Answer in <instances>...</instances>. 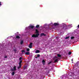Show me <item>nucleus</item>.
<instances>
[{
	"label": "nucleus",
	"instance_id": "obj_20",
	"mask_svg": "<svg viewBox=\"0 0 79 79\" xmlns=\"http://www.w3.org/2000/svg\"><path fill=\"white\" fill-rule=\"evenodd\" d=\"M39 27V25H37L36 26V27L37 28Z\"/></svg>",
	"mask_w": 79,
	"mask_h": 79
},
{
	"label": "nucleus",
	"instance_id": "obj_22",
	"mask_svg": "<svg viewBox=\"0 0 79 79\" xmlns=\"http://www.w3.org/2000/svg\"><path fill=\"white\" fill-rule=\"evenodd\" d=\"M45 60H43L42 62V63H45Z\"/></svg>",
	"mask_w": 79,
	"mask_h": 79
},
{
	"label": "nucleus",
	"instance_id": "obj_13",
	"mask_svg": "<svg viewBox=\"0 0 79 79\" xmlns=\"http://www.w3.org/2000/svg\"><path fill=\"white\" fill-rule=\"evenodd\" d=\"M25 55H29V52H25Z\"/></svg>",
	"mask_w": 79,
	"mask_h": 79
},
{
	"label": "nucleus",
	"instance_id": "obj_2",
	"mask_svg": "<svg viewBox=\"0 0 79 79\" xmlns=\"http://www.w3.org/2000/svg\"><path fill=\"white\" fill-rule=\"evenodd\" d=\"M34 28V26L32 25H30V26L26 28L25 29L26 30H29V29H32V31H34L33 28Z\"/></svg>",
	"mask_w": 79,
	"mask_h": 79
},
{
	"label": "nucleus",
	"instance_id": "obj_12",
	"mask_svg": "<svg viewBox=\"0 0 79 79\" xmlns=\"http://www.w3.org/2000/svg\"><path fill=\"white\" fill-rule=\"evenodd\" d=\"M21 63H22V61H21V60H20V62H19V65H21Z\"/></svg>",
	"mask_w": 79,
	"mask_h": 79
},
{
	"label": "nucleus",
	"instance_id": "obj_4",
	"mask_svg": "<svg viewBox=\"0 0 79 79\" xmlns=\"http://www.w3.org/2000/svg\"><path fill=\"white\" fill-rule=\"evenodd\" d=\"M11 71H16V66H15L14 68H13V69H11Z\"/></svg>",
	"mask_w": 79,
	"mask_h": 79
},
{
	"label": "nucleus",
	"instance_id": "obj_21",
	"mask_svg": "<svg viewBox=\"0 0 79 79\" xmlns=\"http://www.w3.org/2000/svg\"><path fill=\"white\" fill-rule=\"evenodd\" d=\"M71 52H69V55H71Z\"/></svg>",
	"mask_w": 79,
	"mask_h": 79
},
{
	"label": "nucleus",
	"instance_id": "obj_6",
	"mask_svg": "<svg viewBox=\"0 0 79 79\" xmlns=\"http://www.w3.org/2000/svg\"><path fill=\"white\" fill-rule=\"evenodd\" d=\"M41 36H42L43 35L44 36H45L46 35L45 34H44V33H41Z\"/></svg>",
	"mask_w": 79,
	"mask_h": 79
},
{
	"label": "nucleus",
	"instance_id": "obj_25",
	"mask_svg": "<svg viewBox=\"0 0 79 79\" xmlns=\"http://www.w3.org/2000/svg\"><path fill=\"white\" fill-rule=\"evenodd\" d=\"M38 57H39L40 56V55L39 54H38L37 55Z\"/></svg>",
	"mask_w": 79,
	"mask_h": 79
},
{
	"label": "nucleus",
	"instance_id": "obj_5",
	"mask_svg": "<svg viewBox=\"0 0 79 79\" xmlns=\"http://www.w3.org/2000/svg\"><path fill=\"white\" fill-rule=\"evenodd\" d=\"M32 43H31L29 45V47L30 48H32Z\"/></svg>",
	"mask_w": 79,
	"mask_h": 79
},
{
	"label": "nucleus",
	"instance_id": "obj_11",
	"mask_svg": "<svg viewBox=\"0 0 79 79\" xmlns=\"http://www.w3.org/2000/svg\"><path fill=\"white\" fill-rule=\"evenodd\" d=\"M54 26H57V25H58V24L56 23H55L54 24Z\"/></svg>",
	"mask_w": 79,
	"mask_h": 79
},
{
	"label": "nucleus",
	"instance_id": "obj_16",
	"mask_svg": "<svg viewBox=\"0 0 79 79\" xmlns=\"http://www.w3.org/2000/svg\"><path fill=\"white\" fill-rule=\"evenodd\" d=\"M69 36H68V37H66L65 38V39H69Z\"/></svg>",
	"mask_w": 79,
	"mask_h": 79
},
{
	"label": "nucleus",
	"instance_id": "obj_26",
	"mask_svg": "<svg viewBox=\"0 0 79 79\" xmlns=\"http://www.w3.org/2000/svg\"><path fill=\"white\" fill-rule=\"evenodd\" d=\"M26 66H24V68H23V69H26Z\"/></svg>",
	"mask_w": 79,
	"mask_h": 79
},
{
	"label": "nucleus",
	"instance_id": "obj_31",
	"mask_svg": "<svg viewBox=\"0 0 79 79\" xmlns=\"http://www.w3.org/2000/svg\"><path fill=\"white\" fill-rule=\"evenodd\" d=\"M51 63V62H50L48 63V64H50Z\"/></svg>",
	"mask_w": 79,
	"mask_h": 79
},
{
	"label": "nucleus",
	"instance_id": "obj_24",
	"mask_svg": "<svg viewBox=\"0 0 79 79\" xmlns=\"http://www.w3.org/2000/svg\"><path fill=\"white\" fill-rule=\"evenodd\" d=\"M19 59V60H20V61H21V59H22V58L21 57H20Z\"/></svg>",
	"mask_w": 79,
	"mask_h": 79
},
{
	"label": "nucleus",
	"instance_id": "obj_30",
	"mask_svg": "<svg viewBox=\"0 0 79 79\" xmlns=\"http://www.w3.org/2000/svg\"><path fill=\"white\" fill-rule=\"evenodd\" d=\"M2 5V2H0V6Z\"/></svg>",
	"mask_w": 79,
	"mask_h": 79
},
{
	"label": "nucleus",
	"instance_id": "obj_28",
	"mask_svg": "<svg viewBox=\"0 0 79 79\" xmlns=\"http://www.w3.org/2000/svg\"><path fill=\"white\" fill-rule=\"evenodd\" d=\"M43 65H45V62L43 63Z\"/></svg>",
	"mask_w": 79,
	"mask_h": 79
},
{
	"label": "nucleus",
	"instance_id": "obj_29",
	"mask_svg": "<svg viewBox=\"0 0 79 79\" xmlns=\"http://www.w3.org/2000/svg\"><path fill=\"white\" fill-rule=\"evenodd\" d=\"M63 24H64V26H66V25L65 24H64V23H63Z\"/></svg>",
	"mask_w": 79,
	"mask_h": 79
},
{
	"label": "nucleus",
	"instance_id": "obj_33",
	"mask_svg": "<svg viewBox=\"0 0 79 79\" xmlns=\"http://www.w3.org/2000/svg\"><path fill=\"white\" fill-rule=\"evenodd\" d=\"M23 52H24V51H23Z\"/></svg>",
	"mask_w": 79,
	"mask_h": 79
},
{
	"label": "nucleus",
	"instance_id": "obj_8",
	"mask_svg": "<svg viewBox=\"0 0 79 79\" xmlns=\"http://www.w3.org/2000/svg\"><path fill=\"white\" fill-rule=\"evenodd\" d=\"M68 26L69 27H73V26H72V24H69Z\"/></svg>",
	"mask_w": 79,
	"mask_h": 79
},
{
	"label": "nucleus",
	"instance_id": "obj_14",
	"mask_svg": "<svg viewBox=\"0 0 79 79\" xmlns=\"http://www.w3.org/2000/svg\"><path fill=\"white\" fill-rule=\"evenodd\" d=\"M57 56H58V57H61V55H60L59 54H57Z\"/></svg>",
	"mask_w": 79,
	"mask_h": 79
},
{
	"label": "nucleus",
	"instance_id": "obj_18",
	"mask_svg": "<svg viewBox=\"0 0 79 79\" xmlns=\"http://www.w3.org/2000/svg\"><path fill=\"white\" fill-rule=\"evenodd\" d=\"M16 38L17 39H19V36H17L16 37Z\"/></svg>",
	"mask_w": 79,
	"mask_h": 79
},
{
	"label": "nucleus",
	"instance_id": "obj_32",
	"mask_svg": "<svg viewBox=\"0 0 79 79\" xmlns=\"http://www.w3.org/2000/svg\"><path fill=\"white\" fill-rule=\"evenodd\" d=\"M71 60H72V61H73V59H72Z\"/></svg>",
	"mask_w": 79,
	"mask_h": 79
},
{
	"label": "nucleus",
	"instance_id": "obj_10",
	"mask_svg": "<svg viewBox=\"0 0 79 79\" xmlns=\"http://www.w3.org/2000/svg\"><path fill=\"white\" fill-rule=\"evenodd\" d=\"M78 65H79V61L76 64V66H78Z\"/></svg>",
	"mask_w": 79,
	"mask_h": 79
},
{
	"label": "nucleus",
	"instance_id": "obj_17",
	"mask_svg": "<svg viewBox=\"0 0 79 79\" xmlns=\"http://www.w3.org/2000/svg\"><path fill=\"white\" fill-rule=\"evenodd\" d=\"M14 74H15V72H13L12 73V76H14Z\"/></svg>",
	"mask_w": 79,
	"mask_h": 79
},
{
	"label": "nucleus",
	"instance_id": "obj_7",
	"mask_svg": "<svg viewBox=\"0 0 79 79\" xmlns=\"http://www.w3.org/2000/svg\"><path fill=\"white\" fill-rule=\"evenodd\" d=\"M21 67V65H19V66L18 67V69H20Z\"/></svg>",
	"mask_w": 79,
	"mask_h": 79
},
{
	"label": "nucleus",
	"instance_id": "obj_3",
	"mask_svg": "<svg viewBox=\"0 0 79 79\" xmlns=\"http://www.w3.org/2000/svg\"><path fill=\"white\" fill-rule=\"evenodd\" d=\"M59 58H58L57 56H55L54 57V60H55L54 61V63H56L57 61H58V60H59Z\"/></svg>",
	"mask_w": 79,
	"mask_h": 79
},
{
	"label": "nucleus",
	"instance_id": "obj_15",
	"mask_svg": "<svg viewBox=\"0 0 79 79\" xmlns=\"http://www.w3.org/2000/svg\"><path fill=\"white\" fill-rule=\"evenodd\" d=\"M23 41L22 40L21 41V42H20V44H21V45H22V44H23Z\"/></svg>",
	"mask_w": 79,
	"mask_h": 79
},
{
	"label": "nucleus",
	"instance_id": "obj_27",
	"mask_svg": "<svg viewBox=\"0 0 79 79\" xmlns=\"http://www.w3.org/2000/svg\"><path fill=\"white\" fill-rule=\"evenodd\" d=\"M7 58V56H5L4 57V58Z\"/></svg>",
	"mask_w": 79,
	"mask_h": 79
},
{
	"label": "nucleus",
	"instance_id": "obj_9",
	"mask_svg": "<svg viewBox=\"0 0 79 79\" xmlns=\"http://www.w3.org/2000/svg\"><path fill=\"white\" fill-rule=\"evenodd\" d=\"M35 53H39V50H37L36 51Z\"/></svg>",
	"mask_w": 79,
	"mask_h": 79
},
{
	"label": "nucleus",
	"instance_id": "obj_1",
	"mask_svg": "<svg viewBox=\"0 0 79 79\" xmlns=\"http://www.w3.org/2000/svg\"><path fill=\"white\" fill-rule=\"evenodd\" d=\"M39 32V31H38V30H36V33H37V34L36 35H32V37H37L38 36H39V34L38 33Z\"/></svg>",
	"mask_w": 79,
	"mask_h": 79
},
{
	"label": "nucleus",
	"instance_id": "obj_23",
	"mask_svg": "<svg viewBox=\"0 0 79 79\" xmlns=\"http://www.w3.org/2000/svg\"><path fill=\"white\" fill-rule=\"evenodd\" d=\"M29 50H30V49H29V48H27V51H29Z\"/></svg>",
	"mask_w": 79,
	"mask_h": 79
},
{
	"label": "nucleus",
	"instance_id": "obj_19",
	"mask_svg": "<svg viewBox=\"0 0 79 79\" xmlns=\"http://www.w3.org/2000/svg\"><path fill=\"white\" fill-rule=\"evenodd\" d=\"M74 39V37L72 36V37H71V39Z\"/></svg>",
	"mask_w": 79,
	"mask_h": 79
}]
</instances>
